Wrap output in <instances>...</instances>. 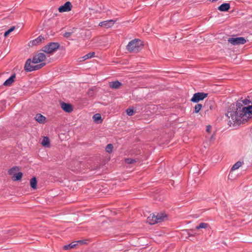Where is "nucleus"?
Here are the masks:
<instances>
[{
    "mask_svg": "<svg viewBox=\"0 0 252 252\" xmlns=\"http://www.w3.org/2000/svg\"><path fill=\"white\" fill-rule=\"evenodd\" d=\"M252 116V97H248L231 106L227 113L229 123L239 125L248 121Z\"/></svg>",
    "mask_w": 252,
    "mask_h": 252,
    "instance_id": "1",
    "label": "nucleus"
},
{
    "mask_svg": "<svg viewBox=\"0 0 252 252\" xmlns=\"http://www.w3.org/2000/svg\"><path fill=\"white\" fill-rule=\"evenodd\" d=\"M46 58L44 53H36L33 56L32 62L30 59L27 60L25 64V70L27 71H32L40 69L45 65L46 63L43 62Z\"/></svg>",
    "mask_w": 252,
    "mask_h": 252,
    "instance_id": "2",
    "label": "nucleus"
},
{
    "mask_svg": "<svg viewBox=\"0 0 252 252\" xmlns=\"http://www.w3.org/2000/svg\"><path fill=\"white\" fill-rule=\"evenodd\" d=\"M143 46V42L141 40L134 39L128 43L126 49L129 52L137 53L141 49Z\"/></svg>",
    "mask_w": 252,
    "mask_h": 252,
    "instance_id": "3",
    "label": "nucleus"
},
{
    "mask_svg": "<svg viewBox=\"0 0 252 252\" xmlns=\"http://www.w3.org/2000/svg\"><path fill=\"white\" fill-rule=\"evenodd\" d=\"M60 47V45L57 42H51L42 47L41 51L45 53L51 54L54 52Z\"/></svg>",
    "mask_w": 252,
    "mask_h": 252,
    "instance_id": "4",
    "label": "nucleus"
},
{
    "mask_svg": "<svg viewBox=\"0 0 252 252\" xmlns=\"http://www.w3.org/2000/svg\"><path fill=\"white\" fill-rule=\"evenodd\" d=\"M208 96V94L204 93H197L193 94L191 101L193 102H198L202 100Z\"/></svg>",
    "mask_w": 252,
    "mask_h": 252,
    "instance_id": "5",
    "label": "nucleus"
},
{
    "mask_svg": "<svg viewBox=\"0 0 252 252\" xmlns=\"http://www.w3.org/2000/svg\"><path fill=\"white\" fill-rule=\"evenodd\" d=\"M228 41L233 45L244 44L247 42L246 39L243 37L231 38H229Z\"/></svg>",
    "mask_w": 252,
    "mask_h": 252,
    "instance_id": "6",
    "label": "nucleus"
},
{
    "mask_svg": "<svg viewBox=\"0 0 252 252\" xmlns=\"http://www.w3.org/2000/svg\"><path fill=\"white\" fill-rule=\"evenodd\" d=\"M72 4L70 2L67 1L63 5L60 6L58 10L60 12H69L71 10Z\"/></svg>",
    "mask_w": 252,
    "mask_h": 252,
    "instance_id": "7",
    "label": "nucleus"
},
{
    "mask_svg": "<svg viewBox=\"0 0 252 252\" xmlns=\"http://www.w3.org/2000/svg\"><path fill=\"white\" fill-rule=\"evenodd\" d=\"M116 21V20H107L99 23L98 25L100 27L108 29L113 26Z\"/></svg>",
    "mask_w": 252,
    "mask_h": 252,
    "instance_id": "8",
    "label": "nucleus"
},
{
    "mask_svg": "<svg viewBox=\"0 0 252 252\" xmlns=\"http://www.w3.org/2000/svg\"><path fill=\"white\" fill-rule=\"evenodd\" d=\"M44 40H45V38L43 36H42L41 35H39L37 38L31 41L29 43V46H36V45H39L40 43H41Z\"/></svg>",
    "mask_w": 252,
    "mask_h": 252,
    "instance_id": "9",
    "label": "nucleus"
},
{
    "mask_svg": "<svg viewBox=\"0 0 252 252\" xmlns=\"http://www.w3.org/2000/svg\"><path fill=\"white\" fill-rule=\"evenodd\" d=\"M60 105L62 109L66 112L70 113L73 111L72 105L69 103L61 102Z\"/></svg>",
    "mask_w": 252,
    "mask_h": 252,
    "instance_id": "10",
    "label": "nucleus"
},
{
    "mask_svg": "<svg viewBox=\"0 0 252 252\" xmlns=\"http://www.w3.org/2000/svg\"><path fill=\"white\" fill-rule=\"evenodd\" d=\"M156 216L157 221L158 223L161 222L167 219V216L164 213H155Z\"/></svg>",
    "mask_w": 252,
    "mask_h": 252,
    "instance_id": "11",
    "label": "nucleus"
},
{
    "mask_svg": "<svg viewBox=\"0 0 252 252\" xmlns=\"http://www.w3.org/2000/svg\"><path fill=\"white\" fill-rule=\"evenodd\" d=\"M35 120L39 124H44L46 123V118L41 114H37L35 117Z\"/></svg>",
    "mask_w": 252,
    "mask_h": 252,
    "instance_id": "12",
    "label": "nucleus"
},
{
    "mask_svg": "<svg viewBox=\"0 0 252 252\" xmlns=\"http://www.w3.org/2000/svg\"><path fill=\"white\" fill-rule=\"evenodd\" d=\"M147 221L150 224H154L156 223H158L155 214L153 213L150 214V216L148 217Z\"/></svg>",
    "mask_w": 252,
    "mask_h": 252,
    "instance_id": "13",
    "label": "nucleus"
},
{
    "mask_svg": "<svg viewBox=\"0 0 252 252\" xmlns=\"http://www.w3.org/2000/svg\"><path fill=\"white\" fill-rule=\"evenodd\" d=\"M230 8L229 3H224L221 4L219 7L218 9L220 11H227Z\"/></svg>",
    "mask_w": 252,
    "mask_h": 252,
    "instance_id": "14",
    "label": "nucleus"
},
{
    "mask_svg": "<svg viewBox=\"0 0 252 252\" xmlns=\"http://www.w3.org/2000/svg\"><path fill=\"white\" fill-rule=\"evenodd\" d=\"M15 77V74H13L10 77H9L4 82L3 85L5 86H10L14 82Z\"/></svg>",
    "mask_w": 252,
    "mask_h": 252,
    "instance_id": "15",
    "label": "nucleus"
},
{
    "mask_svg": "<svg viewBox=\"0 0 252 252\" xmlns=\"http://www.w3.org/2000/svg\"><path fill=\"white\" fill-rule=\"evenodd\" d=\"M41 144L45 147L49 148L50 146V140L48 137L44 136L41 142Z\"/></svg>",
    "mask_w": 252,
    "mask_h": 252,
    "instance_id": "16",
    "label": "nucleus"
},
{
    "mask_svg": "<svg viewBox=\"0 0 252 252\" xmlns=\"http://www.w3.org/2000/svg\"><path fill=\"white\" fill-rule=\"evenodd\" d=\"M77 245V242L76 241L73 242L69 245H65L63 247V249L65 250H69L71 249L76 248Z\"/></svg>",
    "mask_w": 252,
    "mask_h": 252,
    "instance_id": "17",
    "label": "nucleus"
},
{
    "mask_svg": "<svg viewBox=\"0 0 252 252\" xmlns=\"http://www.w3.org/2000/svg\"><path fill=\"white\" fill-rule=\"evenodd\" d=\"M122 85V83L117 81L110 83L109 86L112 89H118Z\"/></svg>",
    "mask_w": 252,
    "mask_h": 252,
    "instance_id": "18",
    "label": "nucleus"
},
{
    "mask_svg": "<svg viewBox=\"0 0 252 252\" xmlns=\"http://www.w3.org/2000/svg\"><path fill=\"white\" fill-rule=\"evenodd\" d=\"M36 185H37V180L36 178L35 177H33L30 181V185L31 188L35 189H36Z\"/></svg>",
    "mask_w": 252,
    "mask_h": 252,
    "instance_id": "19",
    "label": "nucleus"
},
{
    "mask_svg": "<svg viewBox=\"0 0 252 252\" xmlns=\"http://www.w3.org/2000/svg\"><path fill=\"white\" fill-rule=\"evenodd\" d=\"M23 176V173L22 172H18V173H15L14 174L12 178V179L13 181H18L22 179Z\"/></svg>",
    "mask_w": 252,
    "mask_h": 252,
    "instance_id": "20",
    "label": "nucleus"
},
{
    "mask_svg": "<svg viewBox=\"0 0 252 252\" xmlns=\"http://www.w3.org/2000/svg\"><path fill=\"white\" fill-rule=\"evenodd\" d=\"M209 227V225L207 223L201 222L199 225L195 227L196 229H199L201 228L206 229Z\"/></svg>",
    "mask_w": 252,
    "mask_h": 252,
    "instance_id": "21",
    "label": "nucleus"
},
{
    "mask_svg": "<svg viewBox=\"0 0 252 252\" xmlns=\"http://www.w3.org/2000/svg\"><path fill=\"white\" fill-rule=\"evenodd\" d=\"M94 55H95V53L94 52L89 53L87 54H86L85 56H84L83 57H82V61H85V60H86L87 59L91 58L94 57Z\"/></svg>",
    "mask_w": 252,
    "mask_h": 252,
    "instance_id": "22",
    "label": "nucleus"
},
{
    "mask_svg": "<svg viewBox=\"0 0 252 252\" xmlns=\"http://www.w3.org/2000/svg\"><path fill=\"white\" fill-rule=\"evenodd\" d=\"M93 120L94 122L99 123V121H100V123L101 122V116L99 114H96L93 116Z\"/></svg>",
    "mask_w": 252,
    "mask_h": 252,
    "instance_id": "23",
    "label": "nucleus"
},
{
    "mask_svg": "<svg viewBox=\"0 0 252 252\" xmlns=\"http://www.w3.org/2000/svg\"><path fill=\"white\" fill-rule=\"evenodd\" d=\"M242 165V162L241 161H237L235 163L231 168V171L235 170L238 169Z\"/></svg>",
    "mask_w": 252,
    "mask_h": 252,
    "instance_id": "24",
    "label": "nucleus"
},
{
    "mask_svg": "<svg viewBox=\"0 0 252 252\" xmlns=\"http://www.w3.org/2000/svg\"><path fill=\"white\" fill-rule=\"evenodd\" d=\"M113 149V146L111 144H108L106 147V151L109 153L112 152V150Z\"/></svg>",
    "mask_w": 252,
    "mask_h": 252,
    "instance_id": "25",
    "label": "nucleus"
},
{
    "mask_svg": "<svg viewBox=\"0 0 252 252\" xmlns=\"http://www.w3.org/2000/svg\"><path fill=\"white\" fill-rule=\"evenodd\" d=\"M18 170H19V168L18 167H17V166L13 167L8 170V173L10 175H12L14 173V172L17 171Z\"/></svg>",
    "mask_w": 252,
    "mask_h": 252,
    "instance_id": "26",
    "label": "nucleus"
},
{
    "mask_svg": "<svg viewBox=\"0 0 252 252\" xmlns=\"http://www.w3.org/2000/svg\"><path fill=\"white\" fill-rule=\"evenodd\" d=\"M15 29V27L14 26H13L10 28V29L6 31L4 33V36L6 37L7 36L12 32H13Z\"/></svg>",
    "mask_w": 252,
    "mask_h": 252,
    "instance_id": "27",
    "label": "nucleus"
},
{
    "mask_svg": "<svg viewBox=\"0 0 252 252\" xmlns=\"http://www.w3.org/2000/svg\"><path fill=\"white\" fill-rule=\"evenodd\" d=\"M202 105L200 104H196L194 107V112L197 113L199 112L202 108Z\"/></svg>",
    "mask_w": 252,
    "mask_h": 252,
    "instance_id": "28",
    "label": "nucleus"
},
{
    "mask_svg": "<svg viewBox=\"0 0 252 252\" xmlns=\"http://www.w3.org/2000/svg\"><path fill=\"white\" fill-rule=\"evenodd\" d=\"M125 162L127 164H133L136 162V160L134 159L128 158L125 159Z\"/></svg>",
    "mask_w": 252,
    "mask_h": 252,
    "instance_id": "29",
    "label": "nucleus"
},
{
    "mask_svg": "<svg viewBox=\"0 0 252 252\" xmlns=\"http://www.w3.org/2000/svg\"><path fill=\"white\" fill-rule=\"evenodd\" d=\"M134 111L132 109L128 108L126 110V114L128 116H132L133 115Z\"/></svg>",
    "mask_w": 252,
    "mask_h": 252,
    "instance_id": "30",
    "label": "nucleus"
},
{
    "mask_svg": "<svg viewBox=\"0 0 252 252\" xmlns=\"http://www.w3.org/2000/svg\"><path fill=\"white\" fill-rule=\"evenodd\" d=\"M73 32H66L64 33L63 36L66 38L69 37L72 34Z\"/></svg>",
    "mask_w": 252,
    "mask_h": 252,
    "instance_id": "31",
    "label": "nucleus"
},
{
    "mask_svg": "<svg viewBox=\"0 0 252 252\" xmlns=\"http://www.w3.org/2000/svg\"><path fill=\"white\" fill-rule=\"evenodd\" d=\"M211 129H212V127L211 126H206V131L210 133L211 132Z\"/></svg>",
    "mask_w": 252,
    "mask_h": 252,
    "instance_id": "32",
    "label": "nucleus"
},
{
    "mask_svg": "<svg viewBox=\"0 0 252 252\" xmlns=\"http://www.w3.org/2000/svg\"><path fill=\"white\" fill-rule=\"evenodd\" d=\"M76 242H77V244H80L83 245L86 243V240H79L76 241Z\"/></svg>",
    "mask_w": 252,
    "mask_h": 252,
    "instance_id": "33",
    "label": "nucleus"
},
{
    "mask_svg": "<svg viewBox=\"0 0 252 252\" xmlns=\"http://www.w3.org/2000/svg\"><path fill=\"white\" fill-rule=\"evenodd\" d=\"M211 140H212V141H213V140H214L215 139V136H214V134H213V135H212L211 136Z\"/></svg>",
    "mask_w": 252,
    "mask_h": 252,
    "instance_id": "34",
    "label": "nucleus"
},
{
    "mask_svg": "<svg viewBox=\"0 0 252 252\" xmlns=\"http://www.w3.org/2000/svg\"><path fill=\"white\" fill-rule=\"evenodd\" d=\"M124 252H129L128 251H125Z\"/></svg>",
    "mask_w": 252,
    "mask_h": 252,
    "instance_id": "35",
    "label": "nucleus"
}]
</instances>
